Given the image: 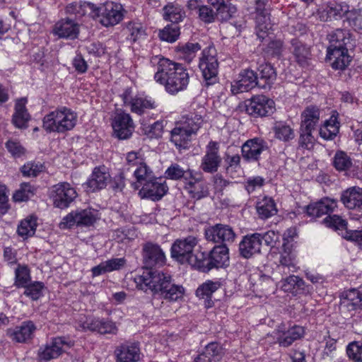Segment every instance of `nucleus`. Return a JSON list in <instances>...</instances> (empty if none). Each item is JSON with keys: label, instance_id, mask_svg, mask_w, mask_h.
Wrapping results in <instances>:
<instances>
[{"label": "nucleus", "instance_id": "1", "mask_svg": "<svg viewBox=\"0 0 362 362\" xmlns=\"http://www.w3.org/2000/svg\"><path fill=\"white\" fill-rule=\"evenodd\" d=\"M136 282L142 290L150 289L170 303L183 300L185 288L173 282L170 274L158 271H146L136 278Z\"/></svg>", "mask_w": 362, "mask_h": 362}, {"label": "nucleus", "instance_id": "2", "mask_svg": "<svg viewBox=\"0 0 362 362\" xmlns=\"http://www.w3.org/2000/svg\"><path fill=\"white\" fill-rule=\"evenodd\" d=\"M158 59L157 71L154 75L156 81L163 85L165 90L171 95L186 90L189 83V75L186 66L163 57Z\"/></svg>", "mask_w": 362, "mask_h": 362}, {"label": "nucleus", "instance_id": "3", "mask_svg": "<svg viewBox=\"0 0 362 362\" xmlns=\"http://www.w3.org/2000/svg\"><path fill=\"white\" fill-rule=\"evenodd\" d=\"M78 115L71 109L62 106L47 114L42 119V128L47 133L64 134L76 125Z\"/></svg>", "mask_w": 362, "mask_h": 362}, {"label": "nucleus", "instance_id": "4", "mask_svg": "<svg viewBox=\"0 0 362 362\" xmlns=\"http://www.w3.org/2000/svg\"><path fill=\"white\" fill-rule=\"evenodd\" d=\"M218 62L217 52L214 45L204 48L199 59V68L206 86L216 83L218 81Z\"/></svg>", "mask_w": 362, "mask_h": 362}, {"label": "nucleus", "instance_id": "5", "mask_svg": "<svg viewBox=\"0 0 362 362\" xmlns=\"http://www.w3.org/2000/svg\"><path fill=\"white\" fill-rule=\"evenodd\" d=\"M124 105L128 107L131 112L141 116L154 110L158 107L156 101L151 97L136 95L132 96L131 88H126L120 95Z\"/></svg>", "mask_w": 362, "mask_h": 362}, {"label": "nucleus", "instance_id": "6", "mask_svg": "<svg viewBox=\"0 0 362 362\" xmlns=\"http://www.w3.org/2000/svg\"><path fill=\"white\" fill-rule=\"evenodd\" d=\"M255 30L259 39L264 40L270 33L272 24L268 0H255Z\"/></svg>", "mask_w": 362, "mask_h": 362}, {"label": "nucleus", "instance_id": "7", "mask_svg": "<svg viewBox=\"0 0 362 362\" xmlns=\"http://www.w3.org/2000/svg\"><path fill=\"white\" fill-rule=\"evenodd\" d=\"M98 219H99L98 211L90 208L71 211L62 219L59 226L62 229L71 228L75 226L89 227L93 226Z\"/></svg>", "mask_w": 362, "mask_h": 362}, {"label": "nucleus", "instance_id": "8", "mask_svg": "<svg viewBox=\"0 0 362 362\" xmlns=\"http://www.w3.org/2000/svg\"><path fill=\"white\" fill-rule=\"evenodd\" d=\"M184 181V188L189 197L194 199L199 200L209 196V184L201 172H189Z\"/></svg>", "mask_w": 362, "mask_h": 362}, {"label": "nucleus", "instance_id": "9", "mask_svg": "<svg viewBox=\"0 0 362 362\" xmlns=\"http://www.w3.org/2000/svg\"><path fill=\"white\" fill-rule=\"evenodd\" d=\"M245 110L255 117H269L276 111L275 103L264 95H255L245 101Z\"/></svg>", "mask_w": 362, "mask_h": 362}, {"label": "nucleus", "instance_id": "10", "mask_svg": "<svg viewBox=\"0 0 362 362\" xmlns=\"http://www.w3.org/2000/svg\"><path fill=\"white\" fill-rule=\"evenodd\" d=\"M77 197L76 189L66 182L54 185L50 192L54 206L61 209L68 208Z\"/></svg>", "mask_w": 362, "mask_h": 362}, {"label": "nucleus", "instance_id": "11", "mask_svg": "<svg viewBox=\"0 0 362 362\" xmlns=\"http://www.w3.org/2000/svg\"><path fill=\"white\" fill-rule=\"evenodd\" d=\"M305 334L303 327L300 325H293L287 327L284 323L280 324L273 332L274 338L276 342L282 347H288L293 343L302 337Z\"/></svg>", "mask_w": 362, "mask_h": 362}, {"label": "nucleus", "instance_id": "12", "mask_svg": "<svg viewBox=\"0 0 362 362\" xmlns=\"http://www.w3.org/2000/svg\"><path fill=\"white\" fill-rule=\"evenodd\" d=\"M112 126L115 136L119 139H129L135 129L132 116L122 110L115 112Z\"/></svg>", "mask_w": 362, "mask_h": 362}, {"label": "nucleus", "instance_id": "13", "mask_svg": "<svg viewBox=\"0 0 362 362\" xmlns=\"http://www.w3.org/2000/svg\"><path fill=\"white\" fill-rule=\"evenodd\" d=\"M197 243V238L192 235L177 239L171 246L172 258L181 264H185Z\"/></svg>", "mask_w": 362, "mask_h": 362}, {"label": "nucleus", "instance_id": "14", "mask_svg": "<svg viewBox=\"0 0 362 362\" xmlns=\"http://www.w3.org/2000/svg\"><path fill=\"white\" fill-rule=\"evenodd\" d=\"M143 262L146 267H162L166 262L164 252L160 245L151 242L144 244L142 247Z\"/></svg>", "mask_w": 362, "mask_h": 362}, {"label": "nucleus", "instance_id": "15", "mask_svg": "<svg viewBox=\"0 0 362 362\" xmlns=\"http://www.w3.org/2000/svg\"><path fill=\"white\" fill-rule=\"evenodd\" d=\"M73 345L71 341L65 337H54L47 343L44 347L39 350V357L41 360L49 361L58 358L64 351V347H71Z\"/></svg>", "mask_w": 362, "mask_h": 362}, {"label": "nucleus", "instance_id": "16", "mask_svg": "<svg viewBox=\"0 0 362 362\" xmlns=\"http://www.w3.org/2000/svg\"><path fill=\"white\" fill-rule=\"evenodd\" d=\"M204 236L208 241L216 243H233L235 238V233L229 226L218 223L206 228Z\"/></svg>", "mask_w": 362, "mask_h": 362}, {"label": "nucleus", "instance_id": "17", "mask_svg": "<svg viewBox=\"0 0 362 362\" xmlns=\"http://www.w3.org/2000/svg\"><path fill=\"white\" fill-rule=\"evenodd\" d=\"M36 329L33 321L26 320L20 325L8 329L6 334L15 343L25 344L33 339Z\"/></svg>", "mask_w": 362, "mask_h": 362}, {"label": "nucleus", "instance_id": "18", "mask_svg": "<svg viewBox=\"0 0 362 362\" xmlns=\"http://www.w3.org/2000/svg\"><path fill=\"white\" fill-rule=\"evenodd\" d=\"M257 74L253 70L245 69L240 71L239 79L231 83V92L234 95L247 92L257 86H259Z\"/></svg>", "mask_w": 362, "mask_h": 362}, {"label": "nucleus", "instance_id": "19", "mask_svg": "<svg viewBox=\"0 0 362 362\" xmlns=\"http://www.w3.org/2000/svg\"><path fill=\"white\" fill-rule=\"evenodd\" d=\"M219 145L217 142L211 141L206 146L205 155L202 158L201 169L207 173H216L221 163L218 153Z\"/></svg>", "mask_w": 362, "mask_h": 362}, {"label": "nucleus", "instance_id": "20", "mask_svg": "<svg viewBox=\"0 0 362 362\" xmlns=\"http://www.w3.org/2000/svg\"><path fill=\"white\" fill-rule=\"evenodd\" d=\"M124 17L123 8L120 4L112 1L106 2L103 5L100 23L105 27L118 24Z\"/></svg>", "mask_w": 362, "mask_h": 362}, {"label": "nucleus", "instance_id": "21", "mask_svg": "<svg viewBox=\"0 0 362 362\" xmlns=\"http://www.w3.org/2000/svg\"><path fill=\"white\" fill-rule=\"evenodd\" d=\"M261 233H255L245 235L239 244L241 257L249 259L261 252Z\"/></svg>", "mask_w": 362, "mask_h": 362}, {"label": "nucleus", "instance_id": "22", "mask_svg": "<svg viewBox=\"0 0 362 362\" xmlns=\"http://www.w3.org/2000/svg\"><path fill=\"white\" fill-rule=\"evenodd\" d=\"M116 362H138L141 359V351L137 343L126 342L116 347Z\"/></svg>", "mask_w": 362, "mask_h": 362}, {"label": "nucleus", "instance_id": "23", "mask_svg": "<svg viewBox=\"0 0 362 362\" xmlns=\"http://www.w3.org/2000/svg\"><path fill=\"white\" fill-rule=\"evenodd\" d=\"M265 148V142L262 139H248L241 147L242 156L248 162H256L259 160L260 155Z\"/></svg>", "mask_w": 362, "mask_h": 362}, {"label": "nucleus", "instance_id": "24", "mask_svg": "<svg viewBox=\"0 0 362 362\" xmlns=\"http://www.w3.org/2000/svg\"><path fill=\"white\" fill-rule=\"evenodd\" d=\"M168 187L164 183L159 182L153 177L146 182L144 183L139 194L141 198L151 199L153 201L160 200L167 192Z\"/></svg>", "mask_w": 362, "mask_h": 362}, {"label": "nucleus", "instance_id": "25", "mask_svg": "<svg viewBox=\"0 0 362 362\" xmlns=\"http://www.w3.org/2000/svg\"><path fill=\"white\" fill-rule=\"evenodd\" d=\"M344 206L350 210H362V188L351 187L344 190L340 197Z\"/></svg>", "mask_w": 362, "mask_h": 362}, {"label": "nucleus", "instance_id": "26", "mask_svg": "<svg viewBox=\"0 0 362 362\" xmlns=\"http://www.w3.org/2000/svg\"><path fill=\"white\" fill-rule=\"evenodd\" d=\"M53 33L60 38L74 40L79 34V25L69 18H64L55 23Z\"/></svg>", "mask_w": 362, "mask_h": 362}, {"label": "nucleus", "instance_id": "27", "mask_svg": "<svg viewBox=\"0 0 362 362\" xmlns=\"http://www.w3.org/2000/svg\"><path fill=\"white\" fill-rule=\"evenodd\" d=\"M341 306L349 312L362 310V289H349L340 297Z\"/></svg>", "mask_w": 362, "mask_h": 362}, {"label": "nucleus", "instance_id": "28", "mask_svg": "<svg viewBox=\"0 0 362 362\" xmlns=\"http://www.w3.org/2000/svg\"><path fill=\"white\" fill-rule=\"evenodd\" d=\"M210 270L227 267L229 264V250L226 244L216 245L208 254Z\"/></svg>", "mask_w": 362, "mask_h": 362}, {"label": "nucleus", "instance_id": "29", "mask_svg": "<svg viewBox=\"0 0 362 362\" xmlns=\"http://www.w3.org/2000/svg\"><path fill=\"white\" fill-rule=\"evenodd\" d=\"M337 206V200L327 197L308 205L306 208V213L312 218H318L325 214H329Z\"/></svg>", "mask_w": 362, "mask_h": 362}, {"label": "nucleus", "instance_id": "30", "mask_svg": "<svg viewBox=\"0 0 362 362\" xmlns=\"http://www.w3.org/2000/svg\"><path fill=\"white\" fill-rule=\"evenodd\" d=\"M175 123L195 136L202 127L204 119L200 112L191 111L183 114Z\"/></svg>", "mask_w": 362, "mask_h": 362}, {"label": "nucleus", "instance_id": "31", "mask_svg": "<svg viewBox=\"0 0 362 362\" xmlns=\"http://www.w3.org/2000/svg\"><path fill=\"white\" fill-rule=\"evenodd\" d=\"M327 58L336 70L345 69L351 62L347 48H327Z\"/></svg>", "mask_w": 362, "mask_h": 362}, {"label": "nucleus", "instance_id": "32", "mask_svg": "<svg viewBox=\"0 0 362 362\" xmlns=\"http://www.w3.org/2000/svg\"><path fill=\"white\" fill-rule=\"evenodd\" d=\"M110 177V175L105 166L95 167L86 182L87 187L91 192L103 189L106 187Z\"/></svg>", "mask_w": 362, "mask_h": 362}, {"label": "nucleus", "instance_id": "33", "mask_svg": "<svg viewBox=\"0 0 362 362\" xmlns=\"http://www.w3.org/2000/svg\"><path fill=\"white\" fill-rule=\"evenodd\" d=\"M320 117V109L315 105L306 107L300 115V129L304 131L313 132L318 124Z\"/></svg>", "mask_w": 362, "mask_h": 362}, {"label": "nucleus", "instance_id": "34", "mask_svg": "<svg viewBox=\"0 0 362 362\" xmlns=\"http://www.w3.org/2000/svg\"><path fill=\"white\" fill-rule=\"evenodd\" d=\"M27 103L28 100L26 98H21L16 101L12 122L17 128H27L28 122L30 119V115L25 106Z\"/></svg>", "mask_w": 362, "mask_h": 362}, {"label": "nucleus", "instance_id": "35", "mask_svg": "<svg viewBox=\"0 0 362 362\" xmlns=\"http://www.w3.org/2000/svg\"><path fill=\"white\" fill-rule=\"evenodd\" d=\"M224 355L223 349L217 342L207 344L204 351L197 356L194 362H218Z\"/></svg>", "mask_w": 362, "mask_h": 362}, {"label": "nucleus", "instance_id": "36", "mask_svg": "<svg viewBox=\"0 0 362 362\" xmlns=\"http://www.w3.org/2000/svg\"><path fill=\"white\" fill-rule=\"evenodd\" d=\"M281 289L294 296L302 294L307 291V286L304 280L298 276L290 275L281 281Z\"/></svg>", "mask_w": 362, "mask_h": 362}, {"label": "nucleus", "instance_id": "37", "mask_svg": "<svg viewBox=\"0 0 362 362\" xmlns=\"http://www.w3.org/2000/svg\"><path fill=\"white\" fill-rule=\"evenodd\" d=\"M183 7L176 2H169L163 8V18L165 21L177 24L185 18Z\"/></svg>", "mask_w": 362, "mask_h": 362}, {"label": "nucleus", "instance_id": "38", "mask_svg": "<svg viewBox=\"0 0 362 362\" xmlns=\"http://www.w3.org/2000/svg\"><path fill=\"white\" fill-rule=\"evenodd\" d=\"M192 136L194 135L175 123V127L170 132V141L177 148L186 149L189 147Z\"/></svg>", "mask_w": 362, "mask_h": 362}, {"label": "nucleus", "instance_id": "39", "mask_svg": "<svg viewBox=\"0 0 362 362\" xmlns=\"http://www.w3.org/2000/svg\"><path fill=\"white\" fill-rule=\"evenodd\" d=\"M293 48V54L298 64L304 66L308 64L311 53L310 47L298 39H293L291 42Z\"/></svg>", "mask_w": 362, "mask_h": 362}, {"label": "nucleus", "instance_id": "40", "mask_svg": "<svg viewBox=\"0 0 362 362\" xmlns=\"http://www.w3.org/2000/svg\"><path fill=\"white\" fill-rule=\"evenodd\" d=\"M296 253L293 249V247H291L288 243H283L282 252L280 253L279 257V264L278 268H288L291 270V268L296 269Z\"/></svg>", "mask_w": 362, "mask_h": 362}, {"label": "nucleus", "instance_id": "41", "mask_svg": "<svg viewBox=\"0 0 362 362\" xmlns=\"http://www.w3.org/2000/svg\"><path fill=\"white\" fill-rule=\"evenodd\" d=\"M202 46L198 42H187L184 45H179L176 47V52L180 59L187 63H190L197 55V52L201 50Z\"/></svg>", "mask_w": 362, "mask_h": 362}, {"label": "nucleus", "instance_id": "42", "mask_svg": "<svg viewBox=\"0 0 362 362\" xmlns=\"http://www.w3.org/2000/svg\"><path fill=\"white\" fill-rule=\"evenodd\" d=\"M256 209L259 218L262 219L270 218L277 212L274 199L267 197H264L257 202Z\"/></svg>", "mask_w": 362, "mask_h": 362}, {"label": "nucleus", "instance_id": "43", "mask_svg": "<svg viewBox=\"0 0 362 362\" xmlns=\"http://www.w3.org/2000/svg\"><path fill=\"white\" fill-rule=\"evenodd\" d=\"M258 81L260 82L259 87L265 88L270 86L276 78V73L274 67L269 64H263L258 68Z\"/></svg>", "mask_w": 362, "mask_h": 362}, {"label": "nucleus", "instance_id": "44", "mask_svg": "<svg viewBox=\"0 0 362 362\" xmlns=\"http://www.w3.org/2000/svg\"><path fill=\"white\" fill-rule=\"evenodd\" d=\"M37 226V218L35 216H29L22 220L18 226V235L23 239L32 237L35 233Z\"/></svg>", "mask_w": 362, "mask_h": 362}, {"label": "nucleus", "instance_id": "45", "mask_svg": "<svg viewBox=\"0 0 362 362\" xmlns=\"http://www.w3.org/2000/svg\"><path fill=\"white\" fill-rule=\"evenodd\" d=\"M127 34V40L131 42H136L144 39L146 35V29L139 22L130 21L125 28Z\"/></svg>", "mask_w": 362, "mask_h": 362}, {"label": "nucleus", "instance_id": "46", "mask_svg": "<svg viewBox=\"0 0 362 362\" xmlns=\"http://www.w3.org/2000/svg\"><path fill=\"white\" fill-rule=\"evenodd\" d=\"M272 130L275 138L281 141H288L295 137L294 130L285 122H276Z\"/></svg>", "mask_w": 362, "mask_h": 362}, {"label": "nucleus", "instance_id": "47", "mask_svg": "<svg viewBox=\"0 0 362 362\" xmlns=\"http://www.w3.org/2000/svg\"><path fill=\"white\" fill-rule=\"evenodd\" d=\"M186 263L203 272L210 271L208 254L203 252H198L196 254L192 252Z\"/></svg>", "mask_w": 362, "mask_h": 362}, {"label": "nucleus", "instance_id": "48", "mask_svg": "<svg viewBox=\"0 0 362 362\" xmlns=\"http://www.w3.org/2000/svg\"><path fill=\"white\" fill-rule=\"evenodd\" d=\"M216 9V17L220 21H227L232 18L237 12V8L231 3L220 1L214 6Z\"/></svg>", "mask_w": 362, "mask_h": 362}, {"label": "nucleus", "instance_id": "49", "mask_svg": "<svg viewBox=\"0 0 362 362\" xmlns=\"http://www.w3.org/2000/svg\"><path fill=\"white\" fill-rule=\"evenodd\" d=\"M349 33L343 29H337L328 35L329 46L327 48H346V45L349 41Z\"/></svg>", "mask_w": 362, "mask_h": 362}, {"label": "nucleus", "instance_id": "50", "mask_svg": "<svg viewBox=\"0 0 362 362\" xmlns=\"http://www.w3.org/2000/svg\"><path fill=\"white\" fill-rule=\"evenodd\" d=\"M98 317L80 315L76 320V329L81 332H97Z\"/></svg>", "mask_w": 362, "mask_h": 362}, {"label": "nucleus", "instance_id": "51", "mask_svg": "<svg viewBox=\"0 0 362 362\" xmlns=\"http://www.w3.org/2000/svg\"><path fill=\"white\" fill-rule=\"evenodd\" d=\"M134 176L136 182L133 183V186L135 189H137L140 185H144V182L153 179L154 175L151 169L145 163L136 168L134 172Z\"/></svg>", "mask_w": 362, "mask_h": 362}, {"label": "nucleus", "instance_id": "52", "mask_svg": "<svg viewBox=\"0 0 362 362\" xmlns=\"http://www.w3.org/2000/svg\"><path fill=\"white\" fill-rule=\"evenodd\" d=\"M332 164L337 170L346 171L352 167L353 160L346 152L337 151L333 157Z\"/></svg>", "mask_w": 362, "mask_h": 362}, {"label": "nucleus", "instance_id": "53", "mask_svg": "<svg viewBox=\"0 0 362 362\" xmlns=\"http://www.w3.org/2000/svg\"><path fill=\"white\" fill-rule=\"evenodd\" d=\"M22 288H25L23 294L30 298L32 300H37L43 296V291L45 288V285L42 281H33L26 284L25 286Z\"/></svg>", "mask_w": 362, "mask_h": 362}, {"label": "nucleus", "instance_id": "54", "mask_svg": "<svg viewBox=\"0 0 362 362\" xmlns=\"http://www.w3.org/2000/svg\"><path fill=\"white\" fill-rule=\"evenodd\" d=\"M325 12L327 15V18H341L344 16L348 17V13L351 12L349 11V6L346 4H337L332 3L327 6Z\"/></svg>", "mask_w": 362, "mask_h": 362}, {"label": "nucleus", "instance_id": "55", "mask_svg": "<svg viewBox=\"0 0 362 362\" xmlns=\"http://www.w3.org/2000/svg\"><path fill=\"white\" fill-rule=\"evenodd\" d=\"M221 286L219 281H206L200 285L196 291V295L199 298L210 299L212 294Z\"/></svg>", "mask_w": 362, "mask_h": 362}, {"label": "nucleus", "instance_id": "56", "mask_svg": "<svg viewBox=\"0 0 362 362\" xmlns=\"http://www.w3.org/2000/svg\"><path fill=\"white\" fill-rule=\"evenodd\" d=\"M31 281L30 270L25 265L18 264L15 269V285L18 288L25 286Z\"/></svg>", "mask_w": 362, "mask_h": 362}, {"label": "nucleus", "instance_id": "57", "mask_svg": "<svg viewBox=\"0 0 362 362\" xmlns=\"http://www.w3.org/2000/svg\"><path fill=\"white\" fill-rule=\"evenodd\" d=\"M193 170L187 169L185 170L179 164L172 163L165 170V175L167 179L173 180H178L180 179L185 181L187 175L189 172H192Z\"/></svg>", "mask_w": 362, "mask_h": 362}, {"label": "nucleus", "instance_id": "58", "mask_svg": "<svg viewBox=\"0 0 362 362\" xmlns=\"http://www.w3.org/2000/svg\"><path fill=\"white\" fill-rule=\"evenodd\" d=\"M180 35V27L173 23L166 25L159 33V37L163 41L168 42H175Z\"/></svg>", "mask_w": 362, "mask_h": 362}, {"label": "nucleus", "instance_id": "59", "mask_svg": "<svg viewBox=\"0 0 362 362\" xmlns=\"http://www.w3.org/2000/svg\"><path fill=\"white\" fill-rule=\"evenodd\" d=\"M35 193V188L29 182H23L20 188L13 194V198L16 202H25L33 197Z\"/></svg>", "mask_w": 362, "mask_h": 362}, {"label": "nucleus", "instance_id": "60", "mask_svg": "<svg viewBox=\"0 0 362 362\" xmlns=\"http://www.w3.org/2000/svg\"><path fill=\"white\" fill-rule=\"evenodd\" d=\"M118 329L116 324L108 318L98 317L97 333L100 334H116Z\"/></svg>", "mask_w": 362, "mask_h": 362}, {"label": "nucleus", "instance_id": "61", "mask_svg": "<svg viewBox=\"0 0 362 362\" xmlns=\"http://www.w3.org/2000/svg\"><path fill=\"white\" fill-rule=\"evenodd\" d=\"M87 8H92V6L86 3L73 2L66 6V13L69 15H74L76 18H80L86 15Z\"/></svg>", "mask_w": 362, "mask_h": 362}, {"label": "nucleus", "instance_id": "62", "mask_svg": "<svg viewBox=\"0 0 362 362\" xmlns=\"http://www.w3.org/2000/svg\"><path fill=\"white\" fill-rule=\"evenodd\" d=\"M5 146L7 151L15 158H21L25 154L26 149L23 146L21 142L16 139H9Z\"/></svg>", "mask_w": 362, "mask_h": 362}, {"label": "nucleus", "instance_id": "63", "mask_svg": "<svg viewBox=\"0 0 362 362\" xmlns=\"http://www.w3.org/2000/svg\"><path fill=\"white\" fill-rule=\"evenodd\" d=\"M346 353L349 358L356 362H362V344L352 341L346 347Z\"/></svg>", "mask_w": 362, "mask_h": 362}, {"label": "nucleus", "instance_id": "64", "mask_svg": "<svg viewBox=\"0 0 362 362\" xmlns=\"http://www.w3.org/2000/svg\"><path fill=\"white\" fill-rule=\"evenodd\" d=\"M126 165L129 167H139L144 164L145 158L140 151H129L126 154L125 156Z\"/></svg>", "mask_w": 362, "mask_h": 362}]
</instances>
